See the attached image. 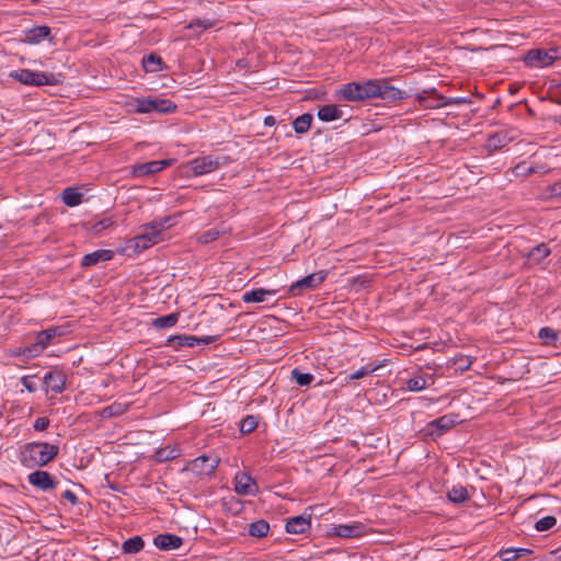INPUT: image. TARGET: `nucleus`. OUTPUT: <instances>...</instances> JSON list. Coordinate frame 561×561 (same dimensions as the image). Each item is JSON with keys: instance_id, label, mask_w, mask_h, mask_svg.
Returning a JSON list of instances; mask_svg holds the SVG:
<instances>
[{"instance_id": "1", "label": "nucleus", "mask_w": 561, "mask_h": 561, "mask_svg": "<svg viewBox=\"0 0 561 561\" xmlns=\"http://www.w3.org/2000/svg\"><path fill=\"white\" fill-rule=\"evenodd\" d=\"M378 79H369L362 82H348L343 84L337 91L339 100L348 102H359L369 99H376Z\"/></svg>"}, {"instance_id": "2", "label": "nucleus", "mask_w": 561, "mask_h": 561, "mask_svg": "<svg viewBox=\"0 0 561 561\" xmlns=\"http://www.w3.org/2000/svg\"><path fill=\"white\" fill-rule=\"evenodd\" d=\"M59 448L46 442L28 443L22 451V462L43 467L58 455Z\"/></svg>"}, {"instance_id": "3", "label": "nucleus", "mask_w": 561, "mask_h": 561, "mask_svg": "<svg viewBox=\"0 0 561 561\" xmlns=\"http://www.w3.org/2000/svg\"><path fill=\"white\" fill-rule=\"evenodd\" d=\"M169 221L170 218L164 217L145 225L144 232L133 239L135 250L140 252L157 244L161 240L160 233L162 230L170 227Z\"/></svg>"}, {"instance_id": "4", "label": "nucleus", "mask_w": 561, "mask_h": 561, "mask_svg": "<svg viewBox=\"0 0 561 561\" xmlns=\"http://www.w3.org/2000/svg\"><path fill=\"white\" fill-rule=\"evenodd\" d=\"M9 77L23 84L33 87L56 85L60 82V75L30 69L13 70L9 73Z\"/></svg>"}, {"instance_id": "5", "label": "nucleus", "mask_w": 561, "mask_h": 561, "mask_svg": "<svg viewBox=\"0 0 561 561\" xmlns=\"http://www.w3.org/2000/svg\"><path fill=\"white\" fill-rule=\"evenodd\" d=\"M458 423L457 414H445L440 417H437L431 422H428L423 432L425 436H430L433 439L442 436L451 427H454Z\"/></svg>"}, {"instance_id": "6", "label": "nucleus", "mask_w": 561, "mask_h": 561, "mask_svg": "<svg viewBox=\"0 0 561 561\" xmlns=\"http://www.w3.org/2000/svg\"><path fill=\"white\" fill-rule=\"evenodd\" d=\"M557 59V49H530L523 60L528 67L543 68L553 64Z\"/></svg>"}, {"instance_id": "7", "label": "nucleus", "mask_w": 561, "mask_h": 561, "mask_svg": "<svg viewBox=\"0 0 561 561\" xmlns=\"http://www.w3.org/2000/svg\"><path fill=\"white\" fill-rule=\"evenodd\" d=\"M327 271H319L307 275L297 282L293 283L288 289L290 296H299L305 289H314L320 286L327 278Z\"/></svg>"}, {"instance_id": "8", "label": "nucleus", "mask_w": 561, "mask_h": 561, "mask_svg": "<svg viewBox=\"0 0 561 561\" xmlns=\"http://www.w3.org/2000/svg\"><path fill=\"white\" fill-rule=\"evenodd\" d=\"M218 335H206L197 337L195 335L178 334L172 335L168 339V343L173 346L174 351H179L181 347H195L198 345H208L218 340Z\"/></svg>"}, {"instance_id": "9", "label": "nucleus", "mask_w": 561, "mask_h": 561, "mask_svg": "<svg viewBox=\"0 0 561 561\" xmlns=\"http://www.w3.org/2000/svg\"><path fill=\"white\" fill-rule=\"evenodd\" d=\"M219 157L203 156L187 162V168L194 176H199L215 171L221 165Z\"/></svg>"}, {"instance_id": "10", "label": "nucleus", "mask_w": 561, "mask_h": 561, "mask_svg": "<svg viewBox=\"0 0 561 561\" xmlns=\"http://www.w3.org/2000/svg\"><path fill=\"white\" fill-rule=\"evenodd\" d=\"M219 462L220 459L215 455H202L188 463V470L196 476H210Z\"/></svg>"}, {"instance_id": "11", "label": "nucleus", "mask_w": 561, "mask_h": 561, "mask_svg": "<svg viewBox=\"0 0 561 561\" xmlns=\"http://www.w3.org/2000/svg\"><path fill=\"white\" fill-rule=\"evenodd\" d=\"M308 510L311 511V507H308L304 514L287 519L285 529L288 534L305 535L311 530V513H307Z\"/></svg>"}, {"instance_id": "12", "label": "nucleus", "mask_w": 561, "mask_h": 561, "mask_svg": "<svg viewBox=\"0 0 561 561\" xmlns=\"http://www.w3.org/2000/svg\"><path fill=\"white\" fill-rule=\"evenodd\" d=\"M366 534V526L363 523L355 522L353 524L334 525L328 533L329 536H336L341 538H359Z\"/></svg>"}, {"instance_id": "13", "label": "nucleus", "mask_w": 561, "mask_h": 561, "mask_svg": "<svg viewBox=\"0 0 561 561\" xmlns=\"http://www.w3.org/2000/svg\"><path fill=\"white\" fill-rule=\"evenodd\" d=\"M62 334L61 328L53 327L38 332L35 336V342L31 343L32 348L36 355H41L43 351L51 343L53 339Z\"/></svg>"}, {"instance_id": "14", "label": "nucleus", "mask_w": 561, "mask_h": 561, "mask_svg": "<svg viewBox=\"0 0 561 561\" xmlns=\"http://www.w3.org/2000/svg\"><path fill=\"white\" fill-rule=\"evenodd\" d=\"M171 165V160H152L145 163L135 164L131 167V175L140 178L158 173Z\"/></svg>"}, {"instance_id": "15", "label": "nucleus", "mask_w": 561, "mask_h": 561, "mask_svg": "<svg viewBox=\"0 0 561 561\" xmlns=\"http://www.w3.org/2000/svg\"><path fill=\"white\" fill-rule=\"evenodd\" d=\"M377 90L379 91H377L376 98L381 99L386 103H393L407 96L405 92L388 84L387 79H378Z\"/></svg>"}, {"instance_id": "16", "label": "nucleus", "mask_w": 561, "mask_h": 561, "mask_svg": "<svg viewBox=\"0 0 561 561\" xmlns=\"http://www.w3.org/2000/svg\"><path fill=\"white\" fill-rule=\"evenodd\" d=\"M50 27L46 25H38L31 28H25L22 31L23 38L22 43L27 45H37L41 44L45 39L50 41Z\"/></svg>"}, {"instance_id": "17", "label": "nucleus", "mask_w": 561, "mask_h": 561, "mask_svg": "<svg viewBox=\"0 0 561 561\" xmlns=\"http://www.w3.org/2000/svg\"><path fill=\"white\" fill-rule=\"evenodd\" d=\"M416 101L424 108H439L446 106V96L436 92V89L424 90L416 94Z\"/></svg>"}, {"instance_id": "18", "label": "nucleus", "mask_w": 561, "mask_h": 561, "mask_svg": "<svg viewBox=\"0 0 561 561\" xmlns=\"http://www.w3.org/2000/svg\"><path fill=\"white\" fill-rule=\"evenodd\" d=\"M259 488L255 480L247 472H238L234 477V491L239 495H255Z\"/></svg>"}, {"instance_id": "19", "label": "nucleus", "mask_w": 561, "mask_h": 561, "mask_svg": "<svg viewBox=\"0 0 561 561\" xmlns=\"http://www.w3.org/2000/svg\"><path fill=\"white\" fill-rule=\"evenodd\" d=\"M28 482L42 491L54 490L57 485L54 477L49 472L42 470H36L28 474Z\"/></svg>"}, {"instance_id": "20", "label": "nucleus", "mask_w": 561, "mask_h": 561, "mask_svg": "<svg viewBox=\"0 0 561 561\" xmlns=\"http://www.w3.org/2000/svg\"><path fill=\"white\" fill-rule=\"evenodd\" d=\"M115 252L113 250L101 249L88 253L82 256L80 265L83 268L94 266L101 262L111 261L114 259Z\"/></svg>"}, {"instance_id": "21", "label": "nucleus", "mask_w": 561, "mask_h": 561, "mask_svg": "<svg viewBox=\"0 0 561 561\" xmlns=\"http://www.w3.org/2000/svg\"><path fill=\"white\" fill-rule=\"evenodd\" d=\"M46 389L55 393H61L66 387V376L61 370H50L44 376Z\"/></svg>"}, {"instance_id": "22", "label": "nucleus", "mask_w": 561, "mask_h": 561, "mask_svg": "<svg viewBox=\"0 0 561 561\" xmlns=\"http://www.w3.org/2000/svg\"><path fill=\"white\" fill-rule=\"evenodd\" d=\"M153 543L160 550L170 551L179 549L183 543V539L173 534H159L154 537Z\"/></svg>"}, {"instance_id": "23", "label": "nucleus", "mask_w": 561, "mask_h": 561, "mask_svg": "<svg viewBox=\"0 0 561 561\" xmlns=\"http://www.w3.org/2000/svg\"><path fill=\"white\" fill-rule=\"evenodd\" d=\"M114 221L111 217H102L87 220L82 225L87 231L92 232L94 234H100L104 230L112 227Z\"/></svg>"}, {"instance_id": "24", "label": "nucleus", "mask_w": 561, "mask_h": 561, "mask_svg": "<svg viewBox=\"0 0 561 561\" xmlns=\"http://www.w3.org/2000/svg\"><path fill=\"white\" fill-rule=\"evenodd\" d=\"M277 291V289L254 288L252 290L243 293L242 301L263 302L267 299L268 296H275Z\"/></svg>"}, {"instance_id": "25", "label": "nucleus", "mask_w": 561, "mask_h": 561, "mask_svg": "<svg viewBox=\"0 0 561 561\" xmlns=\"http://www.w3.org/2000/svg\"><path fill=\"white\" fill-rule=\"evenodd\" d=\"M318 118L322 122H332L343 117V111L335 104H327L318 110Z\"/></svg>"}, {"instance_id": "26", "label": "nucleus", "mask_w": 561, "mask_h": 561, "mask_svg": "<svg viewBox=\"0 0 561 561\" xmlns=\"http://www.w3.org/2000/svg\"><path fill=\"white\" fill-rule=\"evenodd\" d=\"M513 140V137L508 135V131L501 130L488 138L486 146L491 150H499L507 146Z\"/></svg>"}, {"instance_id": "27", "label": "nucleus", "mask_w": 561, "mask_h": 561, "mask_svg": "<svg viewBox=\"0 0 561 561\" xmlns=\"http://www.w3.org/2000/svg\"><path fill=\"white\" fill-rule=\"evenodd\" d=\"M550 253V248L542 242L530 249L526 257L531 264H540Z\"/></svg>"}, {"instance_id": "28", "label": "nucleus", "mask_w": 561, "mask_h": 561, "mask_svg": "<svg viewBox=\"0 0 561 561\" xmlns=\"http://www.w3.org/2000/svg\"><path fill=\"white\" fill-rule=\"evenodd\" d=\"M176 104L169 99L152 98L151 96V113L169 114L176 110Z\"/></svg>"}, {"instance_id": "29", "label": "nucleus", "mask_w": 561, "mask_h": 561, "mask_svg": "<svg viewBox=\"0 0 561 561\" xmlns=\"http://www.w3.org/2000/svg\"><path fill=\"white\" fill-rule=\"evenodd\" d=\"M61 198L65 205L76 207L83 202L84 196L78 188L67 187L62 191Z\"/></svg>"}, {"instance_id": "30", "label": "nucleus", "mask_w": 561, "mask_h": 561, "mask_svg": "<svg viewBox=\"0 0 561 561\" xmlns=\"http://www.w3.org/2000/svg\"><path fill=\"white\" fill-rule=\"evenodd\" d=\"M447 497L451 503L461 504L469 499L468 490L463 485H454L447 492Z\"/></svg>"}, {"instance_id": "31", "label": "nucleus", "mask_w": 561, "mask_h": 561, "mask_svg": "<svg viewBox=\"0 0 561 561\" xmlns=\"http://www.w3.org/2000/svg\"><path fill=\"white\" fill-rule=\"evenodd\" d=\"M180 456V449L178 447L167 446L158 449L154 453V460L157 462H165L169 460H173Z\"/></svg>"}, {"instance_id": "32", "label": "nucleus", "mask_w": 561, "mask_h": 561, "mask_svg": "<svg viewBox=\"0 0 561 561\" xmlns=\"http://www.w3.org/2000/svg\"><path fill=\"white\" fill-rule=\"evenodd\" d=\"M312 121L313 116L310 113H304L293 122L294 130L297 134H306L310 129Z\"/></svg>"}, {"instance_id": "33", "label": "nucleus", "mask_w": 561, "mask_h": 561, "mask_svg": "<svg viewBox=\"0 0 561 561\" xmlns=\"http://www.w3.org/2000/svg\"><path fill=\"white\" fill-rule=\"evenodd\" d=\"M162 59L156 54H149L142 58V66L147 72H158L162 70Z\"/></svg>"}, {"instance_id": "34", "label": "nucleus", "mask_w": 561, "mask_h": 561, "mask_svg": "<svg viewBox=\"0 0 561 561\" xmlns=\"http://www.w3.org/2000/svg\"><path fill=\"white\" fill-rule=\"evenodd\" d=\"M128 410L127 404L114 402L113 404H110L102 409L100 415L103 419H110L114 416H121Z\"/></svg>"}, {"instance_id": "35", "label": "nucleus", "mask_w": 561, "mask_h": 561, "mask_svg": "<svg viewBox=\"0 0 561 561\" xmlns=\"http://www.w3.org/2000/svg\"><path fill=\"white\" fill-rule=\"evenodd\" d=\"M270 531V524L264 519H259L249 525V535L256 538L265 537Z\"/></svg>"}, {"instance_id": "36", "label": "nucleus", "mask_w": 561, "mask_h": 561, "mask_svg": "<svg viewBox=\"0 0 561 561\" xmlns=\"http://www.w3.org/2000/svg\"><path fill=\"white\" fill-rule=\"evenodd\" d=\"M145 541L140 536H134L124 541L122 551L124 553H137L142 550Z\"/></svg>"}, {"instance_id": "37", "label": "nucleus", "mask_w": 561, "mask_h": 561, "mask_svg": "<svg viewBox=\"0 0 561 561\" xmlns=\"http://www.w3.org/2000/svg\"><path fill=\"white\" fill-rule=\"evenodd\" d=\"M380 366L381 365L367 364L360 367L359 369L353 371L352 374L347 375L345 377V381L348 382L351 380L362 379L376 371Z\"/></svg>"}, {"instance_id": "38", "label": "nucleus", "mask_w": 561, "mask_h": 561, "mask_svg": "<svg viewBox=\"0 0 561 561\" xmlns=\"http://www.w3.org/2000/svg\"><path fill=\"white\" fill-rule=\"evenodd\" d=\"M547 171L548 170L543 165L529 167V165H527L526 162H520L514 168V172L520 176H528V175H531L534 173H539V172L546 173Z\"/></svg>"}, {"instance_id": "39", "label": "nucleus", "mask_w": 561, "mask_h": 561, "mask_svg": "<svg viewBox=\"0 0 561 561\" xmlns=\"http://www.w3.org/2000/svg\"><path fill=\"white\" fill-rule=\"evenodd\" d=\"M134 106V112L139 114L151 113V96L136 98L130 103Z\"/></svg>"}, {"instance_id": "40", "label": "nucleus", "mask_w": 561, "mask_h": 561, "mask_svg": "<svg viewBox=\"0 0 561 561\" xmlns=\"http://www.w3.org/2000/svg\"><path fill=\"white\" fill-rule=\"evenodd\" d=\"M179 320V313H170L163 317H159L153 320V325L158 329H167L176 324Z\"/></svg>"}, {"instance_id": "41", "label": "nucleus", "mask_w": 561, "mask_h": 561, "mask_svg": "<svg viewBox=\"0 0 561 561\" xmlns=\"http://www.w3.org/2000/svg\"><path fill=\"white\" fill-rule=\"evenodd\" d=\"M538 336L546 345H556V342L558 341L559 337L558 332L549 327L541 328L539 330Z\"/></svg>"}, {"instance_id": "42", "label": "nucleus", "mask_w": 561, "mask_h": 561, "mask_svg": "<svg viewBox=\"0 0 561 561\" xmlns=\"http://www.w3.org/2000/svg\"><path fill=\"white\" fill-rule=\"evenodd\" d=\"M291 379L295 380V382L298 386H309L313 380L314 376L310 373H302L298 368H295L291 370Z\"/></svg>"}, {"instance_id": "43", "label": "nucleus", "mask_w": 561, "mask_h": 561, "mask_svg": "<svg viewBox=\"0 0 561 561\" xmlns=\"http://www.w3.org/2000/svg\"><path fill=\"white\" fill-rule=\"evenodd\" d=\"M9 354L12 357H23L25 359L35 358L36 355L32 348V345H25V346H16L9 351Z\"/></svg>"}, {"instance_id": "44", "label": "nucleus", "mask_w": 561, "mask_h": 561, "mask_svg": "<svg viewBox=\"0 0 561 561\" xmlns=\"http://www.w3.org/2000/svg\"><path fill=\"white\" fill-rule=\"evenodd\" d=\"M259 425L257 417L254 415H247L240 422V432L243 434L252 433Z\"/></svg>"}, {"instance_id": "45", "label": "nucleus", "mask_w": 561, "mask_h": 561, "mask_svg": "<svg viewBox=\"0 0 561 561\" xmlns=\"http://www.w3.org/2000/svg\"><path fill=\"white\" fill-rule=\"evenodd\" d=\"M409 391H421L426 388V379L423 376H415L405 381Z\"/></svg>"}, {"instance_id": "46", "label": "nucleus", "mask_w": 561, "mask_h": 561, "mask_svg": "<svg viewBox=\"0 0 561 561\" xmlns=\"http://www.w3.org/2000/svg\"><path fill=\"white\" fill-rule=\"evenodd\" d=\"M222 233V230L219 228H210L198 236L199 243H210L218 239V237Z\"/></svg>"}, {"instance_id": "47", "label": "nucleus", "mask_w": 561, "mask_h": 561, "mask_svg": "<svg viewBox=\"0 0 561 561\" xmlns=\"http://www.w3.org/2000/svg\"><path fill=\"white\" fill-rule=\"evenodd\" d=\"M557 524V519L554 516H545L538 519L535 524V528L538 531H546L551 529Z\"/></svg>"}, {"instance_id": "48", "label": "nucleus", "mask_w": 561, "mask_h": 561, "mask_svg": "<svg viewBox=\"0 0 561 561\" xmlns=\"http://www.w3.org/2000/svg\"><path fill=\"white\" fill-rule=\"evenodd\" d=\"M455 364L458 366L459 370L466 371L471 367L472 360L469 356L461 355L455 358Z\"/></svg>"}, {"instance_id": "49", "label": "nucleus", "mask_w": 561, "mask_h": 561, "mask_svg": "<svg viewBox=\"0 0 561 561\" xmlns=\"http://www.w3.org/2000/svg\"><path fill=\"white\" fill-rule=\"evenodd\" d=\"M497 556H499V558L502 561H516V560H518L516 551H515V548H507V549L501 550Z\"/></svg>"}, {"instance_id": "50", "label": "nucleus", "mask_w": 561, "mask_h": 561, "mask_svg": "<svg viewBox=\"0 0 561 561\" xmlns=\"http://www.w3.org/2000/svg\"><path fill=\"white\" fill-rule=\"evenodd\" d=\"M21 383L23 385V387L28 391V392H34L36 390V385L35 382L32 380V377L31 376H23L21 377Z\"/></svg>"}, {"instance_id": "51", "label": "nucleus", "mask_w": 561, "mask_h": 561, "mask_svg": "<svg viewBox=\"0 0 561 561\" xmlns=\"http://www.w3.org/2000/svg\"><path fill=\"white\" fill-rule=\"evenodd\" d=\"M49 420L47 417H37L33 424L35 431H44L48 427Z\"/></svg>"}, {"instance_id": "52", "label": "nucleus", "mask_w": 561, "mask_h": 561, "mask_svg": "<svg viewBox=\"0 0 561 561\" xmlns=\"http://www.w3.org/2000/svg\"><path fill=\"white\" fill-rule=\"evenodd\" d=\"M193 26H197V27H201L203 30H208V28L214 26V22L209 21V20L197 19V20H195L194 22H192L190 24V27H193Z\"/></svg>"}, {"instance_id": "53", "label": "nucleus", "mask_w": 561, "mask_h": 561, "mask_svg": "<svg viewBox=\"0 0 561 561\" xmlns=\"http://www.w3.org/2000/svg\"><path fill=\"white\" fill-rule=\"evenodd\" d=\"M61 496H62V499H65L68 502H70L72 505L78 503V497H77V495L71 490L64 491Z\"/></svg>"}, {"instance_id": "54", "label": "nucleus", "mask_w": 561, "mask_h": 561, "mask_svg": "<svg viewBox=\"0 0 561 561\" xmlns=\"http://www.w3.org/2000/svg\"><path fill=\"white\" fill-rule=\"evenodd\" d=\"M468 100L466 98H446V106L447 105H459L467 103Z\"/></svg>"}, {"instance_id": "55", "label": "nucleus", "mask_w": 561, "mask_h": 561, "mask_svg": "<svg viewBox=\"0 0 561 561\" xmlns=\"http://www.w3.org/2000/svg\"><path fill=\"white\" fill-rule=\"evenodd\" d=\"M551 196L561 197V181L553 183L550 186Z\"/></svg>"}, {"instance_id": "56", "label": "nucleus", "mask_w": 561, "mask_h": 561, "mask_svg": "<svg viewBox=\"0 0 561 561\" xmlns=\"http://www.w3.org/2000/svg\"><path fill=\"white\" fill-rule=\"evenodd\" d=\"M515 551L517 554V559L526 557L533 552V550L527 549V548H515Z\"/></svg>"}, {"instance_id": "57", "label": "nucleus", "mask_w": 561, "mask_h": 561, "mask_svg": "<svg viewBox=\"0 0 561 561\" xmlns=\"http://www.w3.org/2000/svg\"><path fill=\"white\" fill-rule=\"evenodd\" d=\"M276 123V119L274 116H266L265 119H264V124L266 126H273L274 124Z\"/></svg>"}, {"instance_id": "58", "label": "nucleus", "mask_w": 561, "mask_h": 561, "mask_svg": "<svg viewBox=\"0 0 561 561\" xmlns=\"http://www.w3.org/2000/svg\"><path fill=\"white\" fill-rule=\"evenodd\" d=\"M32 3L36 4L39 2V0H30Z\"/></svg>"}]
</instances>
